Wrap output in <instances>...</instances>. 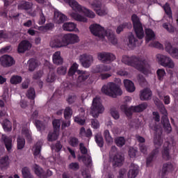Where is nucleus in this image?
Wrapping results in <instances>:
<instances>
[{"label": "nucleus", "instance_id": "f257e3e1", "mask_svg": "<svg viewBox=\"0 0 178 178\" xmlns=\"http://www.w3.org/2000/svg\"><path fill=\"white\" fill-rule=\"evenodd\" d=\"M122 63L131 66L144 74H148L151 72L149 61L148 58L143 56H123L122 58Z\"/></svg>", "mask_w": 178, "mask_h": 178}, {"label": "nucleus", "instance_id": "f03ea898", "mask_svg": "<svg viewBox=\"0 0 178 178\" xmlns=\"http://www.w3.org/2000/svg\"><path fill=\"white\" fill-rule=\"evenodd\" d=\"M64 2L68 3L70 6L74 11H71L69 13L70 16L76 20V22H82L83 23L87 22V17H90V19H94L95 17V13L94 12L86 8L85 7L81 6L76 0H64ZM84 13L85 16H83L79 13Z\"/></svg>", "mask_w": 178, "mask_h": 178}, {"label": "nucleus", "instance_id": "7ed1b4c3", "mask_svg": "<svg viewBox=\"0 0 178 178\" xmlns=\"http://www.w3.org/2000/svg\"><path fill=\"white\" fill-rule=\"evenodd\" d=\"M132 23L135 33L138 39L136 38L134 35L129 36L128 47L129 48H136L140 47L143 44V39L144 38V29H143V24L140 22V18L136 15H133L131 17Z\"/></svg>", "mask_w": 178, "mask_h": 178}, {"label": "nucleus", "instance_id": "20e7f679", "mask_svg": "<svg viewBox=\"0 0 178 178\" xmlns=\"http://www.w3.org/2000/svg\"><path fill=\"white\" fill-rule=\"evenodd\" d=\"M90 30L92 34L95 35V37H99V38H101L102 40H104L105 37H107L109 42L113 44V45H116V44H118V39L111 30L108 29L105 31L104 27L98 24L90 25Z\"/></svg>", "mask_w": 178, "mask_h": 178}, {"label": "nucleus", "instance_id": "39448f33", "mask_svg": "<svg viewBox=\"0 0 178 178\" xmlns=\"http://www.w3.org/2000/svg\"><path fill=\"white\" fill-rule=\"evenodd\" d=\"M115 81H117L118 84L110 82L103 86L102 92L108 97H112V98H116L118 95H122L123 91L120 89V86H119L120 84H122V80L120 79H115Z\"/></svg>", "mask_w": 178, "mask_h": 178}, {"label": "nucleus", "instance_id": "423d86ee", "mask_svg": "<svg viewBox=\"0 0 178 178\" xmlns=\"http://www.w3.org/2000/svg\"><path fill=\"white\" fill-rule=\"evenodd\" d=\"M78 68L79 64L74 63L70 68L68 76L74 79V73L76 72V73L79 74L76 79V87H81V86H83V83L90 77V72L87 71L77 70Z\"/></svg>", "mask_w": 178, "mask_h": 178}, {"label": "nucleus", "instance_id": "0eeeda50", "mask_svg": "<svg viewBox=\"0 0 178 178\" xmlns=\"http://www.w3.org/2000/svg\"><path fill=\"white\" fill-rule=\"evenodd\" d=\"M163 8L165 10V13H166V19L167 22L166 23H164L163 24V29H165V30H167V31H168V33H175V31L176 30L175 29V26H173L172 24H171L170 23H172V22H173V16L172 15V8H170V6L169 5V3H166L163 6Z\"/></svg>", "mask_w": 178, "mask_h": 178}, {"label": "nucleus", "instance_id": "6e6552de", "mask_svg": "<svg viewBox=\"0 0 178 178\" xmlns=\"http://www.w3.org/2000/svg\"><path fill=\"white\" fill-rule=\"evenodd\" d=\"M148 106L147 103H143L138 106H131L128 108L127 104H122L120 106V109L122 112L125 113L127 116H131L133 115V112H143V111H145Z\"/></svg>", "mask_w": 178, "mask_h": 178}, {"label": "nucleus", "instance_id": "1a4fd4ad", "mask_svg": "<svg viewBox=\"0 0 178 178\" xmlns=\"http://www.w3.org/2000/svg\"><path fill=\"white\" fill-rule=\"evenodd\" d=\"M117 152L118 149L115 146H113L110 152V161L112 162L113 168L122 166L123 161H124V157L122 154H117Z\"/></svg>", "mask_w": 178, "mask_h": 178}, {"label": "nucleus", "instance_id": "9d476101", "mask_svg": "<svg viewBox=\"0 0 178 178\" xmlns=\"http://www.w3.org/2000/svg\"><path fill=\"white\" fill-rule=\"evenodd\" d=\"M90 113L93 118H98L100 113H104L105 108L101 103V99L99 97H95L92 100V104L90 108Z\"/></svg>", "mask_w": 178, "mask_h": 178}, {"label": "nucleus", "instance_id": "9b49d317", "mask_svg": "<svg viewBox=\"0 0 178 178\" xmlns=\"http://www.w3.org/2000/svg\"><path fill=\"white\" fill-rule=\"evenodd\" d=\"M156 60L163 67H168V69L175 68V62L170 58V57L162 54H157Z\"/></svg>", "mask_w": 178, "mask_h": 178}, {"label": "nucleus", "instance_id": "f8f14e48", "mask_svg": "<svg viewBox=\"0 0 178 178\" xmlns=\"http://www.w3.org/2000/svg\"><path fill=\"white\" fill-rule=\"evenodd\" d=\"M160 112L162 113L163 117L161 118V123L165 130L166 133H170L172 131V127L170 122H169V118H168V111L165 108V106L162 105L160 108Z\"/></svg>", "mask_w": 178, "mask_h": 178}, {"label": "nucleus", "instance_id": "ddd939ff", "mask_svg": "<svg viewBox=\"0 0 178 178\" xmlns=\"http://www.w3.org/2000/svg\"><path fill=\"white\" fill-rule=\"evenodd\" d=\"M97 59L102 63H112L116 59V56L109 52H100L97 54Z\"/></svg>", "mask_w": 178, "mask_h": 178}, {"label": "nucleus", "instance_id": "4468645a", "mask_svg": "<svg viewBox=\"0 0 178 178\" xmlns=\"http://www.w3.org/2000/svg\"><path fill=\"white\" fill-rule=\"evenodd\" d=\"M63 38L64 40V44L65 47L67 45H73L74 44H77V42H80V38L77 34L74 33H67L63 35Z\"/></svg>", "mask_w": 178, "mask_h": 178}, {"label": "nucleus", "instance_id": "2eb2a0df", "mask_svg": "<svg viewBox=\"0 0 178 178\" xmlns=\"http://www.w3.org/2000/svg\"><path fill=\"white\" fill-rule=\"evenodd\" d=\"M175 145V142L171 140L170 142L166 141L163 146V150L161 152L162 157L165 159V161H169L172 156H170V149H172V147Z\"/></svg>", "mask_w": 178, "mask_h": 178}, {"label": "nucleus", "instance_id": "dca6fc26", "mask_svg": "<svg viewBox=\"0 0 178 178\" xmlns=\"http://www.w3.org/2000/svg\"><path fill=\"white\" fill-rule=\"evenodd\" d=\"M79 60L83 67H90L94 62V57L92 55L83 54L79 56Z\"/></svg>", "mask_w": 178, "mask_h": 178}, {"label": "nucleus", "instance_id": "f3484780", "mask_svg": "<svg viewBox=\"0 0 178 178\" xmlns=\"http://www.w3.org/2000/svg\"><path fill=\"white\" fill-rule=\"evenodd\" d=\"M91 6L92 9H94L99 16H105V15H108V10L106 8H101V3L99 1H94L92 3Z\"/></svg>", "mask_w": 178, "mask_h": 178}, {"label": "nucleus", "instance_id": "a211bd4d", "mask_svg": "<svg viewBox=\"0 0 178 178\" xmlns=\"http://www.w3.org/2000/svg\"><path fill=\"white\" fill-rule=\"evenodd\" d=\"M51 48H62L65 47L63 36H55L50 42Z\"/></svg>", "mask_w": 178, "mask_h": 178}, {"label": "nucleus", "instance_id": "6ab92c4d", "mask_svg": "<svg viewBox=\"0 0 178 178\" xmlns=\"http://www.w3.org/2000/svg\"><path fill=\"white\" fill-rule=\"evenodd\" d=\"M154 131L158 133V136H156L154 138V143L156 148H158V147H161L162 145V138L161 136L162 135V128L158 127V126H154V127H151Z\"/></svg>", "mask_w": 178, "mask_h": 178}, {"label": "nucleus", "instance_id": "aec40b11", "mask_svg": "<svg viewBox=\"0 0 178 178\" xmlns=\"http://www.w3.org/2000/svg\"><path fill=\"white\" fill-rule=\"evenodd\" d=\"M0 62L2 66L4 67H9L13 66V65H15V60L13 58H12V56L8 55L2 56L0 58Z\"/></svg>", "mask_w": 178, "mask_h": 178}, {"label": "nucleus", "instance_id": "412c9836", "mask_svg": "<svg viewBox=\"0 0 178 178\" xmlns=\"http://www.w3.org/2000/svg\"><path fill=\"white\" fill-rule=\"evenodd\" d=\"M31 47V43L29 40H22L18 45L17 52L18 54H24L26 51H30Z\"/></svg>", "mask_w": 178, "mask_h": 178}, {"label": "nucleus", "instance_id": "4be33fe9", "mask_svg": "<svg viewBox=\"0 0 178 178\" xmlns=\"http://www.w3.org/2000/svg\"><path fill=\"white\" fill-rule=\"evenodd\" d=\"M175 170V165L172 164V163L168 162L165 163L163 165V168L161 170L162 176H165V175H169V173H172Z\"/></svg>", "mask_w": 178, "mask_h": 178}, {"label": "nucleus", "instance_id": "5701e85b", "mask_svg": "<svg viewBox=\"0 0 178 178\" xmlns=\"http://www.w3.org/2000/svg\"><path fill=\"white\" fill-rule=\"evenodd\" d=\"M152 97V92L149 88H145L140 90V98L141 101H148Z\"/></svg>", "mask_w": 178, "mask_h": 178}, {"label": "nucleus", "instance_id": "b1692460", "mask_svg": "<svg viewBox=\"0 0 178 178\" xmlns=\"http://www.w3.org/2000/svg\"><path fill=\"white\" fill-rule=\"evenodd\" d=\"M66 20H67V17H66V15L58 10L54 12V22H56V23L60 24V23H63L64 22H66Z\"/></svg>", "mask_w": 178, "mask_h": 178}, {"label": "nucleus", "instance_id": "393cba45", "mask_svg": "<svg viewBox=\"0 0 178 178\" xmlns=\"http://www.w3.org/2000/svg\"><path fill=\"white\" fill-rule=\"evenodd\" d=\"M1 141L4 143L5 147L8 152L12 150V138L10 136H6V135H2Z\"/></svg>", "mask_w": 178, "mask_h": 178}, {"label": "nucleus", "instance_id": "a878e982", "mask_svg": "<svg viewBox=\"0 0 178 178\" xmlns=\"http://www.w3.org/2000/svg\"><path fill=\"white\" fill-rule=\"evenodd\" d=\"M138 175V165L136 164H131L130 169L128 172V178H136Z\"/></svg>", "mask_w": 178, "mask_h": 178}, {"label": "nucleus", "instance_id": "bb28decb", "mask_svg": "<svg viewBox=\"0 0 178 178\" xmlns=\"http://www.w3.org/2000/svg\"><path fill=\"white\" fill-rule=\"evenodd\" d=\"M124 86L128 92H134L136 91L134 83L129 79L124 80Z\"/></svg>", "mask_w": 178, "mask_h": 178}, {"label": "nucleus", "instance_id": "cd10ccee", "mask_svg": "<svg viewBox=\"0 0 178 178\" xmlns=\"http://www.w3.org/2000/svg\"><path fill=\"white\" fill-rule=\"evenodd\" d=\"M52 59L54 65H59L63 63V58L60 56V51H56L52 56Z\"/></svg>", "mask_w": 178, "mask_h": 178}, {"label": "nucleus", "instance_id": "c85d7f7f", "mask_svg": "<svg viewBox=\"0 0 178 178\" xmlns=\"http://www.w3.org/2000/svg\"><path fill=\"white\" fill-rule=\"evenodd\" d=\"M31 8H33V3L31 2L22 1L18 4V9L19 10H29L31 9Z\"/></svg>", "mask_w": 178, "mask_h": 178}, {"label": "nucleus", "instance_id": "c756f323", "mask_svg": "<svg viewBox=\"0 0 178 178\" xmlns=\"http://www.w3.org/2000/svg\"><path fill=\"white\" fill-rule=\"evenodd\" d=\"M42 146V143L39 141L37 142L33 147V155L35 158H41V148Z\"/></svg>", "mask_w": 178, "mask_h": 178}, {"label": "nucleus", "instance_id": "7c9ffc66", "mask_svg": "<svg viewBox=\"0 0 178 178\" xmlns=\"http://www.w3.org/2000/svg\"><path fill=\"white\" fill-rule=\"evenodd\" d=\"M63 29L65 31H76L77 25L73 22H65L63 25Z\"/></svg>", "mask_w": 178, "mask_h": 178}, {"label": "nucleus", "instance_id": "2f4dec72", "mask_svg": "<svg viewBox=\"0 0 178 178\" xmlns=\"http://www.w3.org/2000/svg\"><path fill=\"white\" fill-rule=\"evenodd\" d=\"M145 34H146L145 41L147 44H148L149 41H154V40L155 39V33L152 29H146Z\"/></svg>", "mask_w": 178, "mask_h": 178}, {"label": "nucleus", "instance_id": "473e14b6", "mask_svg": "<svg viewBox=\"0 0 178 178\" xmlns=\"http://www.w3.org/2000/svg\"><path fill=\"white\" fill-rule=\"evenodd\" d=\"M80 137H87V138H91L92 137V131L91 129H88L86 131V128L81 127L79 131Z\"/></svg>", "mask_w": 178, "mask_h": 178}, {"label": "nucleus", "instance_id": "72a5a7b5", "mask_svg": "<svg viewBox=\"0 0 178 178\" xmlns=\"http://www.w3.org/2000/svg\"><path fill=\"white\" fill-rule=\"evenodd\" d=\"M159 154V149L156 147L149 156V157L147 159V162H146L147 166H149V165H151V163L152 162V160L154 159V158H155V156H156V155H158Z\"/></svg>", "mask_w": 178, "mask_h": 178}, {"label": "nucleus", "instance_id": "f704fd0d", "mask_svg": "<svg viewBox=\"0 0 178 178\" xmlns=\"http://www.w3.org/2000/svg\"><path fill=\"white\" fill-rule=\"evenodd\" d=\"M58 137H59V131L57 130H54L53 132H49L47 136L48 141H55L58 140Z\"/></svg>", "mask_w": 178, "mask_h": 178}, {"label": "nucleus", "instance_id": "c9c22d12", "mask_svg": "<svg viewBox=\"0 0 178 178\" xmlns=\"http://www.w3.org/2000/svg\"><path fill=\"white\" fill-rule=\"evenodd\" d=\"M28 63L30 72H34V70H35V68L38 66V61H37V60L34 58H31L28 61Z\"/></svg>", "mask_w": 178, "mask_h": 178}, {"label": "nucleus", "instance_id": "e433bc0d", "mask_svg": "<svg viewBox=\"0 0 178 178\" xmlns=\"http://www.w3.org/2000/svg\"><path fill=\"white\" fill-rule=\"evenodd\" d=\"M126 28L131 29V22H124V24L118 26L117 30H116L117 34H120V33H122V31Z\"/></svg>", "mask_w": 178, "mask_h": 178}, {"label": "nucleus", "instance_id": "4c0bfd02", "mask_svg": "<svg viewBox=\"0 0 178 178\" xmlns=\"http://www.w3.org/2000/svg\"><path fill=\"white\" fill-rule=\"evenodd\" d=\"M95 140L98 147H100V148H102V147H104V138H102V135L101 134H97L95 136Z\"/></svg>", "mask_w": 178, "mask_h": 178}, {"label": "nucleus", "instance_id": "58836bf2", "mask_svg": "<svg viewBox=\"0 0 178 178\" xmlns=\"http://www.w3.org/2000/svg\"><path fill=\"white\" fill-rule=\"evenodd\" d=\"M17 143V147L18 149H23V148H24V145H26V140H24L23 137L18 136Z\"/></svg>", "mask_w": 178, "mask_h": 178}, {"label": "nucleus", "instance_id": "ea45409f", "mask_svg": "<svg viewBox=\"0 0 178 178\" xmlns=\"http://www.w3.org/2000/svg\"><path fill=\"white\" fill-rule=\"evenodd\" d=\"M104 137L108 144H112V143H113V138L111 136L109 130L106 129L104 131Z\"/></svg>", "mask_w": 178, "mask_h": 178}, {"label": "nucleus", "instance_id": "a19ab883", "mask_svg": "<svg viewBox=\"0 0 178 178\" xmlns=\"http://www.w3.org/2000/svg\"><path fill=\"white\" fill-rule=\"evenodd\" d=\"M33 168L35 170V175H37V176H38L39 177H42L44 176V170H42L41 167H40L38 165L35 164L33 165Z\"/></svg>", "mask_w": 178, "mask_h": 178}, {"label": "nucleus", "instance_id": "79ce46f5", "mask_svg": "<svg viewBox=\"0 0 178 178\" xmlns=\"http://www.w3.org/2000/svg\"><path fill=\"white\" fill-rule=\"evenodd\" d=\"M4 131H10L12 130V124L8 120H5L2 124Z\"/></svg>", "mask_w": 178, "mask_h": 178}, {"label": "nucleus", "instance_id": "37998d69", "mask_svg": "<svg viewBox=\"0 0 178 178\" xmlns=\"http://www.w3.org/2000/svg\"><path fill=\"white\" fill-rule=\"evenodd\" d=\"M22 176L24 178H34L31 173L30 172V170L27 167H24L22 170Z\"/></svg>", "mask_w": 178, "mask_h": 178}, {"label": "nucleus", "instance_id": "c03bdc74", "mask_svg": "<svg viewBox=\"0 0 178 178\" xmlns=\"http://www.w3.org/2000/svg\"><path fill=\"white\" fill-rule=\"evenodd\" d=\"M22 136L26 137L27 138V140H29V141H31V131H30V129H29V128H23L22 131Z\"/></svg>", "mask_w": 178, "mask_h": 178}, {"label": "nucleus", "instance_id": "a18cd8bd", "mask_svg": "<svg viewBox=\"0 0 178 178\" xmlns=\"http://www.w3.org/2000/svg\"><path fill=\"white\" fill-rule=\"evenodd\" d=\"M0 165L1 168L9 166V157L8 156H5L0 159Z\"/></svg>", "mask_w": 178, "mask_h": 178}, {"label": "nucleus", "instance_id": "49530a36", "mask_svg": "<svg viewBox=\"0 0 178 178\" xmlns=\"http://www.w3.org/2000/svg\"><path fill=\"white\" fill-rule=\"evenodd\" d=\"M156 74H157L158 79L160 81H163V78L165 77V76H166V72H165L164 69H159L156 71Z\"/></svg>", "mask_w": 178, "mask_h": 178}, {"label": "nucleus", "instance_id": "de8ad7c7", "mask_svg": "<svg viewBox=\"0 0 178 178\" xmlns=\"http://www.w3.org/2000/svg\"><path fill=\"white\" fill-rule=\"evenodd\" d=\"M73 115V111L70 107H66L64 111V118L65 119H70Z\"/></svg>", "mask_w": 178, "mask_h": 178}, {"label": "nucleus", "instance_id": "09e8293b", "mask_svg": "<svg viewBox=\"0 0 178 178\" xmlns=\"http://www.w3.org/2000/svg\"><path fill=\"white\" fill-rule=\"evenodd\" d=\"M22 76L15 75L11 77L10 83L11 84H19L22 83Z\"/></svg>", "mask_w": 178, "mask_h": 178}, {"label": "nucleus", "instance_id": "8fccbe9b", "mask_svg": "<svg viewBox=\"0 0 178 178\" xmlns=\"http://www.w3.org/2000/svg\"><path fill=\"white\" fill-rule=\"evenodd\" d=\"M115 142L118 147H123L126 144V140H124V137L116 138Z\"/></svg>", "mask_w": 178, "mask_h": 178}, {"label": "nucleus", "instance_id": "3c124183", "mask_svg": "<svg viewBox=\"0 0 178 178\" xmlns=\"http://www.w3.org/2000/svg\"><path fill=\"white\" fill-rule=\"evenodd\" d=\"M159 97L160 98H164L163 102L165 105H169V104H170V97L169 95H165L162 92H159Z\"/></svg>", "mask_w": 178, "mask_h": 178}, {"label": "nucleus", "instance_id": "603ef678", "mask_svg": "<svg viewBox=\"0 0 178 178\" xmlns=\"http://www.w3.org/2000/svg\"><path fill=\"white\" fill-rule=\"evenodd\" d=\"M26 97H28L29 99H34V98H35V90L34 88H31L28 90Z\"/></svg>", "mask_w": 178, "mask_h": 178}, {"label": "nucleus", "instance_id": "864d4df0", "mask_svg": "<svg viewBox=\"0 0 178 178\" xmlns=\"http://www.w3.org/2000/svg\"><path fill=\"white\" fill-rule=\"evenodd\" d=\"M67 72V67L65 66H60L57 68V74L60 76H65Z\"/></svg>", "mask_w": 178, "mask_h": 178}, {"label": "nucleus", "instance_id": "5fc2aeb1", "mask_svg": "<svg viewBox=\"0 0 178 178\" xmlns=\"http://www.w3.org/2000/svg\"><path fill=\"white\" fill-rule=\"evenodd\" d=\"M69 144L71 147H77L79 145V139L76 137L70 138Z\"/></svg>", "mask_w": 178, "mask_h": 178}, {"label": "nucleus", "instance_id": "6e6d98bb", "mask_svg": "<svg viewBox=\"0 0 178 178\" xmlns=\"http://www.w3.org/2000/svg\"><path fill=\"white\" fill-rule=\"evenodd\" d=\"M80 159H82V161L85 165H90L92 162L91 156H88L87 157H86V156H82L81 157H79V161H80Z\"/></svg>", "mask_w": 178, "mask_h": 178}, {"label": "nucleus", "instance_id": "4d7b16f0", "mask_svg": "<svg viewBox=\"0 0 178 178\" xmlns=\"http://www.w3.org/2000/svg\"><path fill=\"white\" fill-rule=\"evenodd\" d=\"M54 130H56L59 131V129H60V120H54L52 122Z\"/></svg>", "mask_w": 178, "mask_h": 178}, {"label": "nucleus", "instance_id": "13d9d810", "mask_svg": "<svg viewBox=\"0 0 178 178\" xmlns=\"http://www.w3.org/2000/svg\"><path fill=\"white\" fill-rule=\"evenodd\" d=\"M69 169L71 170H79L80 169V165H79V163H71L68 165Z\"/></svg>", "mask_w": 178, "mask_h": 178}, {"label": "nucleus", "instance_id": "bf43d9fd", "mask_svg": "<svg viewBox=\"0 0 178 178\" xmlns=\"http://www.w3.org/2000/svg\"><path fill=\"white\" fill-rule=\"evenodd\" d=\"M54 27V24H47L44 26H40L39 30L40 31H47V30H51Z\"/></svg>", "mask_w": 178, "mask_h": 178}, {"label": "nucleus", "instance_id": "052dcab7", "mask_svg": "<svg viewBox=\"0 0 178 178\" xmlns=\"http://www.w3.org/2000/svg\"><path fill=\"white\" fill-rule=\"evenodd\" d=\"M74 122H76V123H78V124H81V126H83V124L86 123V119H84L83 117L76 116L74 118Z\"/></svg>", "mask_w": 178, "mask_h": 178}, {"label": "nucleus", "instance_id": "680f3d73", "mask_svg": "<svg viewBox=\"0 0 178 178\" xmlns=\"http://www.w3.org/2000/svg\"><path fill=\"white\" fill-rule=\"evenodd\" d=\"M92 73H102V65H97L92 67Z\"/></svg>", "mask_w": 178, "mask_h": 178}, {"label": "nucleus", "instance_id": "e2e57ef3", "mask_svg": "<svg viewBox=\"0 0 178 178\" xmlns=\"http://www.w3.org/2000/svg\"><path fill=\"white\" fill-rule=\"evenodd\" d=\"M55 73H49L46 79L47 83H54L55 81Z\"/></svg>", "mask_w": 178, "mask_h": 178}, {"label": "nucleus", "instance_id": "0e129e2a", "mask_svg": "<svg viewBox=\"0 0 178 178\" xmlns=\"http://www.w3.org/2000/svg\"><path fill=\"white\" fill-rule=\"evenodd\" d=\"M149 47H152L153 48H159V49H162V48H163L162 44L159 43V42H152L149 44Z\"/></svg>", "mask_w": 178, "mask_h": 178}, {"label": "nucleus", "instance_id": "69168bd1", "mask_svg": "<svg viewBox=\"0 0 178 178\" xmlns=\"http://www.w3.org/2000/svg\"><path fill=\"white\" fill-rule=\"evenodd\" d=\"M70 127V119H65V120L62 122L61 129L63 130L66 127Z\"/></svg>", "mask_w": 178, "mask_h": 178}, {"label": "nucleus", "instance_id": "338daca9", "mask_svg": "<svg viewBox=\"0 0 178 178\" xmlns=\"http://www.w3.org/2000/svg\"><path fill=\"white\" fill-rule=\"evenodd\" d=\"M91 124H92V128L97 129L99 127L100 124H99V122L97 121V119H92L91 120Z\"/></svg>", "mask_w": 178, "mask_h": 178}, {"label": "nucleus", "instance_id": "774afa93", "mask_svg": "<svg viewBox=\"0 0 178 178\" xmlns=\"http://www.w3.org/2000/svg\"><path fill=\"white\" fill-rule=\"evenodd\" d=\"M171 56H172V58H175V59H178V48H175L172 50V51H171L170 54Z\"/></svg>", "mask_w": 178, "mask_h": 178}]
</instances>
